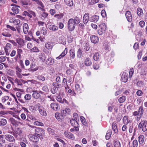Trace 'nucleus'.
Segmentation results:
<instances>
[{
  "mask_svg": "<svg viewBox=\"0 0 147 147\" xmlns=\"http://www.w3.org/2000/svg\"><path fill=\"white\" fill-rule=\"evenodd\" d=\"M138 128L145 132L147 130V121L146 120H141V121L138 125Z\"/></svg>",
  "mask_w": 147,
  "mask_h": 147,
  "instance_id": "nucleus-1",
  "label": "nucleus"
},
{
  "mask_svg": "<svg viewBox=\"0 0 147 147\" xmlns=\"http://www.w3.org/2000/svg\"><path fill=\"white\" fill-rule=\"evenodd\" d=\"M45 130L40 127H35L34 130L35 134L40 137L41 139L43 138V137L45 136Z\"/></svg>",
  "mask_w": 147,
  "mask_h": 147,
  "instance_id": "nucleus-2",
  "label": "nucleus"
},
{
  "mask_svg": "<svg viewBox=\"0 0 147 147\" xmlns=\"http://www.w3.org/2000/svg\"><path fill=\"white\" fill-rule=\"evenodd\" d=\"M67 25L69 31H72L74 30L76 24L73 19L71 18L69 20Z\"/></svg>",
  "mask_w": 147,
  "mask_h": 147,
  "instance_id": "nucleus-3",
  "label": "nucleus"
},
{
  "mask_svg": "<svg viewBox=\"0 0 147 147\" xmlns=\"http://www.w3.org/2000/svg\"><path fill=\"white\" fill-rule=\"evenodd\" d=\"M32 92H33L32 94L33 98L36 99L39 98L41 97L40 94H44V92L40 90H33Z\"/></svg>",
  "mask_w": 147,
  "mask_h": 147,
  "instance_id": "nucleus-4",
  "label": "nucleus"
},
{
  "mask_svg": "<svg viewBox=\"0 0 147 147\" xmlns=\"http://www.w3.org/2000/svg\"><path fill=\"white\" fill-rule=\"evenodd\" d=\"M28 137L30 141L34 142H36L38 141L39 138L41 140L42 139L35 133L33 134H30L28 135Z\"/></svg>",
  "mask_w": 147,
  "mask_h": 147,
  "instance_id": "nucleus-5",
  "label": "nucleus"
},
{
  "mask_svg": "<svg viewBox=\"0 0 147 147\" xmlns=\"http://www.w3.org/2000/svg\"><path fill=\"white\" fill-rule=\"evenodd\" d=\"M71 124L74 128H75V131H78L79 130V125L78 121L75 119H72L70 120Z\"/></svg>",
  "mask_w": 147,
  "mask_h": 147,
  "instance_id": "nucleus-6",
  "label": "nucleus"
},
{
  "mask_svg": "<svg viewBox=\"0 0 147 147\" xmlns=\"http://www.w3.org/2000/svg\"><path fill=\"white\" fill-rule=\"evenodd\" d=\"M5 139L8 142H13L15 141L14 138L10 134L5 135Z\"/></svg>",
  "mask_w": 147,
  "mask_h": 147,
  "instance_id": "nucleus-7",
  "label": "nucleus"
},
{
  "mask_svg": "<svg viewBox=\"0 0 147 147\" xmlns=\"http://www.w3.org/2000/svg\"><path fill=\"white\" fill-rule=\"evenodd\" d=\"M90 39L92 42L93 43L96 44L98 43L99 41L98 37L94 35L91 36L90 38Z\"/></svg>",
  "mask_w": 147,
  "mask_h": 147,
  "instance_id": "nucleus-8",
  "label": "nucleus"
},
{
  "mask_svg": "<svg viewBox=\"0 0 147 147\" xmlns=\"http://www.w3.org/2000/svg\"><path fill=\"white\" fill-rule=\"evenodd\" d=\"M51 108L55 111H57L60 109V106L57 103H52L50 105Z\"/></svg>",
  "mask_w": 147,
  "mask_h": 147,
  "instance_id": "nucleus-9",
  "label": "nucleus"
},
{
  "mask_svg": "<svg viewBox=\"0 0 147 147\" xmlns=\"http://www.w3.org/2000/svg\"><path fill=\"white\" fill-rule=\"evenodd\" d=\"M125 15L127 21L129 22H131L132 20V17L130 11H126Z\"/></svg>",
  "mask_w": 147,
  "mask_h": 147,
  "instance_id": "nucleus-10",
  "label": "nucleus"
},
{
  "mask_svg": "<svg viewBox=\"0 0 147 147\" xmlns=\"http://www.w3.org/2000/svg\"><path fill=\"white\" fill-rule=\"evenodd\" d=\"M89 15V13H86L85 14L83 17V22L85 24H86L89 20H90Z\"/></svg>",
  "mask_w": 147,
  "mask_h": 147,
  "instance_id": "nucleus-11",
  "label": "nucleus"
},
{
  "mask_svg": "<svg viewBox=\"0 0 147 147\" xmlns=\"http://www.w3.org/2000/svg\"><path fill=\"white\" fill-rule=\"evenodd\" d=\"M54 59L51 57L49 58L46 60L45 64L47 65H53L54 63Z\"/></svg>",
  "mask_w": 147,
  "mask_h": 147,
  "instance_id": "nucleus-12",
  "label": "nucleus"
},
{
  "mask_svg": "<svg viewBox=\"0 0 147 147\" xmlns=\"http://www.w3.org/2000/svg\"><path fill=\"white\" fill-rule=\"evenodd\" d=\"M30 66V67L29 69L30 71L34 72L36 71L38 69V67H35L36 65L33 63H31Z\"/></svg>",
  "mask_w": 147,
  "mask_h": 147,
  "instance_id": "nucleus-13",
  "label": "nucleus"
},
{
  "mask_svg": "<svg viewBox=\"0 0 147 147\" xmlns=\"http://www.w3.org/2000/svg\"><path fill=\"white\" fill-rule=\"evenodd\" d=\"M67 53V49L65 48L64 51L58 57L56 58L57 59H60L64 57Z\"/></svg>",
  "mask_w": 147,
  "mask_h": 147,
  "instance_id": "nucleus-14",
  "label": "nucleus"
},
{
  "mask_svg": "<svg viewBox=\"0 0 147 147\" xmlns=\"http://www.w3.org/2000/svg\"><path fill=\"white\" fill-rule=\"evenodd\" d=\"M55 117L58 121H62L64 119L63 115L58 113H56L55 115Z\"/></svg>",
  "mask_w": 147,
  "mask_h": 147,
  "instance_id": "nucleus-15",
  "label": "nucleus"
},
{
  "mask_svg": "<svg viewBox=\"0 0 147 147\" xmlns=\"http://www.w3.org/2000/svg\"><path fill=\"white\" fill-rule=\"evenodd\" d=\"M16 43L19 45V47H21L24 46V40L20 38H18L16 39Z\"/></svg>",
  "mask_w": 147,
  "mask_h": 147,
  "instance_id": "nucleus-16",
  "label": "nucleus"
},
{
  "mask_svg": "<svg viewBox=\"0 0 147 147\" xmlns=\"http://www.w3.org/2000/svg\"><path fill=\"white\" fill-rule=\"evenodd\" d=\"M128 76L127 74L123 73L121 77L122 81L124 82H126L128 79Z\"/></svg>",
  "mask_w": 147,
  "mask_h": 147,
  "instance_id": "nucleus-17",
  "label": "nucleus"
},
{
  "mask_svg": "<svg viewBox=\"0 0 147 147\" xmlns=\"http://www.w3.org/2000/svg\"><path fill=\"white\" fill-rule=\"evenodd\" d=\"M9 30L6 29L3 32H2L1 34L4 36L7 37H10L11 36V34L9 32Z\"/></svg>",
  "mask_w": 147,
  "mask_h": 147,
  "instance_id": "nucleus-18",
  "label": "nucleus"
},
{
  "mask_svg": "<svg viewBox=\"0 0 147 147\" xmlns=\"http://www.w3.org/2000/svg\"><path fill=\"white\" fill-rule=\"evenodd\" d=\"M65 136L69 139H71L73 140L75 139V137L74 135L71 133L70 132L64 133Z\"/></svg>",
  "mask_w": 147,
  "mask_h": 147,
  "instance_id": "nucleus-19",
  "label": "nucleus"
},
{
  "mask_svg": "<svg viewBox=\"0 0 147 147\" xmlns=\"http://www.w3.org/2000/svg\"><path fill=\"white\" fill-rule=\"evenodd\" d=\"M28 24L24 23L23 26V29L24 33L25 34H27L28 30Z\"/></svg>",
  "mask_w": 147,
  "mask_h": 147,
  "instance_id": "nucleus-20",
  "label": "nucleus"
},
{
  "mask_svg": "<svg viewBox=\"0 0 147 147\" xmlns=\"http://www.w3.org/2000/svg\"><path fill=\"white\" fill-rule=\"evenodd\" d=\"M99 19V16L96 15L90 18V21L91 22H96Z\"/></svg>",
  "mask_w": 147,
  "mask_h": 147,
  "instance_id": "nucleus-21",
  "label": "nucleus"
},
{
  "mask_svg": "<svg viewBox=\"0 0 147 147\" xmlns=\"http://www.w3.org/2000/svg\"><path fill=\"white\" fill-rule=\"evenodd\" d=\"M41 109L39 110L40 114L42 116H46L47 115V113L45 109L43 107H41Z\"/></svg>",
  "mask_w": 147,
  "mask_h": 147,
  "instance_id": "nucleus-22",
  "label": "nucleus"
},
{
  "mask_svg": "<svg viewBox=\"0 0 147 147\" xmlns=\"http://www.w3.org/2000/svg\"><path fill=\"white\" fill-rule=\"evenodd\" d=\"M70 112V110L68 108H67L63 110L61 112V114L64 116H66L67 114H69Z\"/></svg>",
  "mask_w": 147,
  "mask_h": 147,
  "instance_id": "nucleus-23",
  "label": "nucleus"
},
{
  "mask_svg": "<svg viewBox=\"0 0 147 147\" xmlns=\"http://www.w3.org/2000/svg\"><path fill=\"white\" fill-rule=\"evenodd\" d=\"M48 27L49 30L53 31L57 30L58 29L57 26L52 24L49 25Z\"/></svg>",
  "mask_w": 147,
  "mask_h": 147,
  "instance_id": "nucleus-24",
  "label": "nucleus"
},
{
  "mask_svg": "<svg viewBox=\"0 0 147 147\" xmlns=\"http://www.w3.org/2000/svg\"><path fill=\"white\" fill-rule=\"evenodd\" d=\"M138 141L140 144H143L145 138L143 135H140L138 137Z\"/></svg>",
  "mask_w": 147,
  "mask_h": 147,
  "instance_id": "nucleus-25",
  "label": "nucleus"
},
{
  "mask_svg": "<svg viewBox=\"0 0 147 147\" xmlns=\"http://www.w3.org/2000/svg\"><path fill=\"white\" fill-rule=\"evenodd\" d=\"M85 64L86 66H89L92 64V62L89 57L86 58L85 61Z\"/></svg>",
  "mask_w": 147,
  "mask_h": 147,
  "instance_id": "nucleus-26",
  "label": "nucleus"
},
{
  "mask_svg": "<svg viewBox=\"0 0 147 147\" xmlns=\"http://www.w3.org/2000/svg\"><path fill=\"white\" fill-rule=\"evenodd\" d=\"M112 128L115 134L117 133L118 130L116 123H113L112 124Z\"/></svg>",
  "mask_w": 147,
  "mask_h": 147,
  "instance_id": "nucleus-27",
  "label": "nucleus"
},
{
  "mask_svg": "<svg viewBox=\"0 0 147 147\" xmlns=\"http://www.w3.org/2000/svg\"><path fill=\"white\" fill-rule=\"evenodd\" d=\"M18 7H20L19 6L16 5H14L13 7L12 8V11L16 14L18 13L19 12V9L18 8Z\"/></svg>",
  "mask_w": 147,
  "mask_h": 147,
  "instance_id": "nucleus-28",
  "label": "nucleus"
},
{
  "mask_svg": "<svg viewBox=\"0 0 147 147\" xmlns=\"http://www.w3.org/2000/svg\"><path fill=\"white\" fill-rule=\"evenodd\" d=\"M66 4L69 7H71L73 5L74 3L72 0H64Z\"/></svg>",
  "mask_w": 147,
  "mask_h": 147,
  "instance_id": "nucleus-29",
  "label": "nucleus"
},
{
  "mask_svg": "<svg viewBox=\"0 0 147 147\" xmlns=\"http://www.w3.org/2000/svg\"><path fill=\"white\" fill-rule=\"evenodd\" d=\"M137 13L139 17L141 16H142L144 14L142 9L139 7L137 8Z\"/></svg>",
  "mask_w": 147,
  "mask_h": 147,
  "instance_id": "nucleus-30",
  "label": "nucleus"
},
{
  "mask_svg": "<svg viewBox=\"0 0 147 147\" xmlns=\"http://www.w3.org/2000/svg\"><path fill=\"white\" fill-rule=\"evenodd\" d=\"M15 82L17 83L18 85L22 86V83H25V81L22 79L19 80L17 78H16L15 80Z\"/></svg>",
  "mask_w": 147,
  "mask_h": 147,
  "instance_id": "nucleus-31",
  "label": "nucleus"
},
{
  "mask_svg": "<svg viewBox=\"0 0 147 147\" xmlns=\"http://www.w3.org/2000/svg\"><path fill=\"white\" fill-rule=\"evenodd\" d=\"M70 57L71 59H74L75 57V51L73 49H70L69 51Z\"/></svg>",
  "mask_w": 147,
  "mask_h": 147,
  "instance_id": "nucleus-32",
  "label": "nucleus"
},
{
  "mask_svg": "<svg viewBox=\"0 0 147 147\" xmlns=\"http://www.w3.org/2000/svg\"><path fill=\"white\" fill-rule=\"evenodd\" d=\"M59 42L60 43L64 45L66 44V40L63 36H62L60 37L59 39Z\"/></svg>",
  "mask_w": 147,
  "mask_h": 147,
  "instance_id": "nucleus-33",
  "label": "nucleus"
},
{
  "mask_svg": "<svg viewBox=\"0 0 147 147\" xmlns=\"http://www.w3.org/2000/svg\"><path fill=\"white\" fill-rule=\"evenodd\" d=\"M7 123V121L6 119L1 118H0V126H4L6 125Z\"/></svg>",
  "mask_w": 147,
  "mask_h": 147,
  "instance_id": "nucleus-34",
  "label": "nucleus"
},
{
  "mask_svg": "<svg viewBox=\"0 0 147 147\" xmlns=\"http://www.w3.org/2000/svg\"><path fill=\"white\" fill-rule=\"evenodd\" d=\"M39 59L40 61L44 62L46 56L45 55L44 53H41L39 57Z\"/></svg>",
  "mask_w": 147,
  "mask_h": 147,
  "instance_id": "nucleus-35",
  "label": "nucleus"
},
{
  "mask_svg": "<svg viewBox=\"0 0 147 147\" xmlns=\"http://www.w3.org/2000/svg\"><path fill=\"white\" fill-rule=\"evenodd\" d=\"M112 133V131L111 129L108 130L105 136L106 139L108 140L111 136Z\"/></svg>",
  "mask_w": 147,
  "mask_h": 147,
  "instance_id": "nucleus-36",
  "label": "nucleus"
},
{
  "mask_svg": "<svg viewBox=\"0 0 147 147\" xmlns=\"http://www.w3.org/2000/svg\"><path fill=\"white\" fill-rule=\"evenodd\" d=\"M123 121V123L125 125H127L129 122V120L128 117L127 116H125L124 117Z\"/></svg>",
  "mask_w": 147,
  "mask_h": 147,
  "instance_id": "nucleus-37",
  "label": "nucleus"
},
{
  "mask_svg": "<svg viewBox=\"0 0 147 147\" xmlns=\"http://www.w3.org/2000/svg\"><path fill=\"white\" fill-rule=\"evenodd\" d=\"M113 145L115 147H121L120 142L118 140H116L113 141Z\"/></svg>",
  "mask_w": 147,
  "mask_h": 147,
  "instance_id": "nucleus-38",
  "label": "nucleus"
},
{
  "mask_svg": "<svg viewBox=\"0 0 147 147\" xmlns=\"http://www.w3.org/2000/svg\"><path fill=\"white\" fill-rule=\"evenodd\" d=\"M45 47L48 49H51L53 48V44L50 42H48L45 44Z\"/></svg>",
  "mask_w": 147,
  "mask_h": 147,
  "instance_id": "nucleus-39",
  "label": "nucleus"
},
{
  "mask_svg": "<svg viewBox=\"0 0 147 147\" xmlns=\"http://www.w3.org/2000/svg\"><path fill=\"white\" fill-rule=\"evenodd\" d=\"M100 29L105 31L106 30L107 27L104 23H102L99 25Z\"/></svg>",
  "mask_w": 147,
  "mask_h": 147,
  "instance_id": "nucleus-40",
  "label": "nucleus"
},
{
  "mask_svg": "<svg viewBox=\"0 0 147 147\" xmlns=\"http://www.w3.org/2000/svg\"><path fill=\"white\" fill-rule=\"evenodd\" d=\"M22 132V129L21 128H17L14 131L15 133L17 134L19 136L21 135Z\"/></svg>",
  "mask_w": 147,
  "mask_h": 147,
  "instance_id": "nucleus-41",
  "label": "nucleus"
},
{
  "mask_svg": "<svg viewBox=\"0 0 147 147\" xmlns=\"http://www.w3.org/2000/svg\"><path fill=\"white\" fill-rule=\"evenodd\" d=\"M75 90L78 93L81 92V88L80 86L78 84H76L75 85Z\"/></svg>",
  "mask_w": 147,
  "mask_h": 147,
  "instance_id": "nucleus-42",
  "label": "nucleus"
},
{
  "mask_svg": "<svg viewBox=\"0 0 147 147\" xmlns=\"http://www.w3.org/2000/svg\"><path fill=\"white\" fill-rule=\"evenodd\" d=\"M126 99V97L125 96H123L120 97L118 99V101L120 103H122L125 101Z\"/></svg>",
  "mask_w": 147,
  "mask_h": 147,
  "instance_id": "nucleus-43",
  "label": "nucleus"
},
{
  "mask_svg": "<svg viewBox=\"0 0 147 147\" xmlns=\"http://www.w3.org/2000/svg\"><path fill=\"white\" fill-rule=\"evenodd\" d=\"M82 55V50L81 48L79 49L77 52V56L78 58H80Z\"/></svg>",
  "mask_w": 147,
  "mask_h": 147,
  "instance_id": "nucleus-44",
  "label": "nucleus"
},
{
  "mask_svg": "<svg viewBox=\"0 0 147 147\" xmlns=\"http://www.w3.org/2000/svg\"><path fill=\"white\" fill-rule=\"evenodd\" d=\"M100 57L99 54L97 52L95 53L93 56V59L94 60L97 61L99 59Z\"/></svg>",
  "mask_w": 147,
  "mask_h": 147,
  "instance_id": "nucleus-45",
  "label": "nucleus"
},
{
  "mask_svg": "<svg viewBox=\"0 0 147 147\" xmlns=\"http://www.w3.org/2000/svg\"><path fill=\"white\" fill-rule=\"evenodd\" d=\"M80 120L84 125L85 126H86L87 125V123L86 121V119L83 116H82L80 117Z\"/></svg>",
  "mask_w": 147,
  "mask_h": 147,
  "instance_id": "nucleus-46",
  "label": "nucleus"
},
{
  "mask_svg": "<svg viewBox=\"0 0 147 147\" xmlns=\"http://www.w3.org/2000/svg\"><path fill=\"white\" fill-rule=\"evenodd\" d=\"M23 15L25 16H27L30 18H31L32 17V16L30 14L29 11H24L23 14Z\"/></svg>",
  "mask_w": 147,
  "mask_h": 147,
  "instance_id": "nucleus-47",
  "label": "nucleus"
},
{
  "mask_svg": "<svg viewBox=\"0 0 147 147\" xmlns=\"http://www.w3.org/2000/svg\"><path fill=\"white\" fill-rule=\"evenodd\" d=\"M47 130L50 134L53 135L55 134V131L53 129H51V128H48L47 129Z\"/></svg>",
  "mask_w": 147,
  "mask_h": 147,
  "instance_id": "nucleus-48",
  "label": "nucleus"
},
{
  "mask_svg": "<svg viewBox=\"0 0 147 147\" xmlns=\"http://www.w3.org/2000/svg\"><path fill=\"white\" fill-rule=\"evenodd\" d=\"M48 14L45 12H43L41 15V18L44 20L48 16Z\"/></svg>",
  "mask_w": 147,
  "mask_h": 147,
  "instance_id": "nucleus-49",
  "label": "nucleus"
},
{
  "mask_svg": "<svg viewBox=\"0 0 147 147\" xmlns=\"http://www.w3.org/2000/svg\"><path fill=\"white\" fill-rule=\"evenodd\" d=\"M144 112L143 107L142 106H140L138 110V114L140 116H141L142 115Z\"/></svg>",
  "mask_w": 147,
  "mask_h": 147,
  "instance_id": "nucleus-50",
  "label": "nucleus"
},
{
  "mask_svg": "<svg viewBox=\"0 0 147 147\" xmlns=\"http://www.w3.org/2000/svg\"><path fill=\"white\" fill-rule=\"evenodd\" d=\"M21 3L22 5H28V1L27 0H23L21 1Z\"/></svg>",
  "mask_w": 147,
  "mask_h": 147,
  "instance_id": "nucleus-51",
  "label": "nucleus"
},
{
  "mask_svg": "<svg viewBox=\"0 0 147 147\" xmlns=\"http://www.w3.org/2000/svg\"><path fill=\"white\" fill-rule=\"evenodd\" d=\"M90 46L88 43H86L84 46V49L86 51H88L90 49Z\"/></svg>",
  "mask_w": 147,
  "mask_h": 147,
  "instance_id": "nucleus-52",
  "label": "nucleus"
},
{
  "mask_svg": "<svg viewBox=\"0 0 147 147\" xmlns=\"http://www.w3.org/2000/svg\"><path fill=\"white\" fill-rule=\"evenodd\" d=\"M24 99L27 100H30L31 98V96L29 94H27L24 96Z\"/></svg>",
  "mask_w": 147,
  "mask_h": 147,
  "instance_id": "nucleus-53",
  "label": "nucleus"
},
{
  "mask_svg": "<svg viewBox=\"0 0 147 147\" xmlns=\"http://www.w3.org/2000/svg\"><path fill=\"white\" fill-rule=\"evenodd\" d=\"M63 16V13H61L60 14H56L54 16V17L57 19L59 20L62 18Z\"/></svg>",
  "mask_w": 147,
  "mask_h": 147,
  "instance_id": "nucleus-54",
  "label": "nucleus"
},
{
  "mask_svg": "<svg viewBox=\"0 0 147 147\" xmlns=\"http://www.w3.org/2000/svg\"><path fill=\"white\" fill-rule=\"evenodd\" d=\"M42 90L46 92H48L49 89L48 86L47 85L44 86L42 88Z\"/></svg>",
  "mask_w": 147,
  "mask_h": 147,
  "instance_id": "nucleus-55",
  "label": "nucleus"
},
{
  "mask_svg": "<svg viewBox=\"0 0 147 147\" xmlns=\"http://www.w3.org/2000/svg\"><path fill=\"white\" fill-rule=\"evenodd\" d=\"M9 121L11 122V123L13 125H15L16 124V121L13 118H10L9 119Z\"/></svg>",
  "mask_w": 147,
  "mask_h": 147,
  "instance_id": "nucleus-56",
  "label": "nucleus"
},
{
  "mask_svg": "<svg viewBox=\"0 0 147 147\" xmlns=\"http://www.w3.org/2000/svg\"><path fill=\"white\" fill-rule=\"evenodd\" d=\"M41 32L42 34L43 35H46L47 34V30L44 27H42V30L41 31Z\"/></svg>",
  "mask_w": 147,
  "mask_h": 147,
  "instance_id": "nucleus-57",
  "label": "nucleus"
},
{
  "mask_svg": "<svg viewBox=\"0 0 147 147\" xmlns=\"http://www.w3.org/2000/svg\"><path fill=\"white\" fill-rule=\"evenodd\" d=\"M6 27L7 28L10 29L12 31H16V28H14L13 26H11L8 25H7Z\"/></svg>",
  "mask_w": 147,
  "mask_h": 147,
  "instance_id": "nucleus-58",
  "label": "nucleus"
},
{
  "mask_svg": "<svg viewBox=\"0 0 147 147\" xmlns=\"http://www.w3.org/2000/svg\"><path fill=\"white\" fill-rule=\"evenodd\" d=\"M132 145V147H137L138 146V142L137 140H134L133 141Z\"/></svg>",
  "mask_w": 147,
  "mask_h": 147,
  "instance_id": "nucleus-59",
  "label": "nucleus"
},
{
  "mask_svg": "<svg viewBox=\"0 0 147 147\" xmlns=\"http://www.w3.org/2000/svg\"><path fill=\"white\" fill-rule=\"evenodd\" d=\"M73 69L68 68L66 71V73L67 74L70 75L72 74Z\"/></svg>",
  "mask_w": 147,
  "mask_h": 147,
  "instance_id": "nucleus-60",
  "label": "nucleus"
},
{
  "mask_svg": "<svg viewBox=\"0 0 147 147\" xmlns=\"http://www.w3.org/2000/svg\"><path fill=\"white\" fill-rule=\"evenodd\" d=\"M30 51L34 52H39V50L37 47H34L33 48L30 49Z\"/></svg>",
  "mask_w": 147,
  "mask_h": 147,
  "instance_id": "nucleus-61",
  "label": "nucleus"
},
{
  "mask_svg": "<svg viewBox=\"0 0 147 147\" xmlns=\"http://www.w3.org/2000/svg\"><path fill=\"white\" fill-rule=\"evenodd\" d=\"M37 78L39 80L42 81H44L45 80V78L42 75H39L37 77Z\"/></svg>",
  "mask_w": 147,
  "mask_h": 147,
  "instance_id": "nucleus-62",
  "label": "nucleus"
},
{
  "mask_svg": "<svg viewBox=\"0 0 147 147\" xmlns=\"http://www.w3.org/2000/svg\"><path fill=\"white\" fill-rule=\"evenodd\" d=\"M23 52V51L22 49H17V55H18V56L19 57H21V54Z\"/></svg>",
  "mask_w": 147,
  "mask_h": 147,
  "instance_id": "nucleus-63",
  "label": "nucleus"
},
{
  "mask_svg": "<svg viewBox=\"0 0 147 147\" xmlns=\"http://www.w3.org/2000/svg\"><path fill=\"white\" fill-rule=\"evenodd\" d=\"M11 44L7 43L6 44V48L5 49V51L6 52V50H8L11 49Z\"/></svg>",
  "mask_w": 147,
  "mask_h": 147,
  "instance_id": "nucleus-64",
  "label": "nucleus"
}]
</instances>
